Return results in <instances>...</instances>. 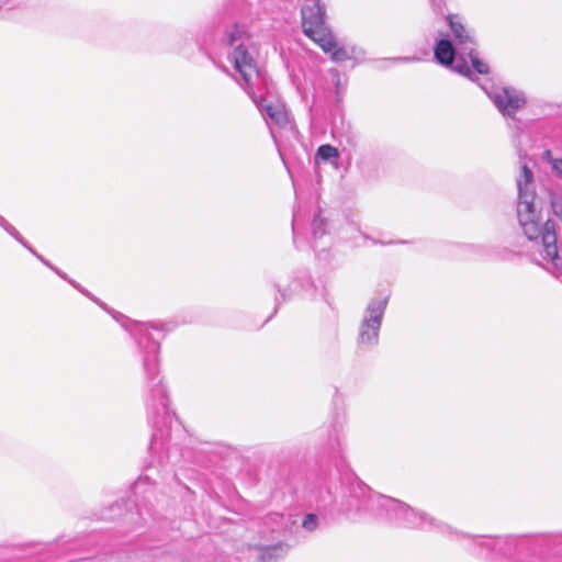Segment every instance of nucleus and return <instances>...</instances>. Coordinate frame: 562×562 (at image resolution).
Listing matches in <instances>:
<instances>
[{
    "label": "nucleus",
    "instance_id": "nucleus-1",
    "mask_svg": "<svg viewBox=\"0 0 562 562\" xmlns=\"http://www.w3.org/2000/svg\"><path fill=\"white\" fill-rule=\"evenodd\" d=\"M517 217L519 225L530 240H536L540 258H535L538 265L544 268H559L562 259L559 257L557 246L555 224L551 220L542 223L541 207L538 199L517 201Z\"/></svg>",
    "mask_w": 562,
    "mask_h": 562
},
{
    "label": "nucleus",
    "instance_id": "nucleus-2",
    "mask_svg": "<svg viewBox=\"0 0 562 562\" xmlns=\"http://www.w3.org/2000/svg\"><path fill=\"white\" fill-rule=\"evenodd\" d=\"M226 41L232 47L228 58L241 77L238 82L248 95L257 102L255 89L261 82V74L257 61V46L252 37L239 25L231 29Z\"/></svg>",
    "mask_w": 562,
    "mask_h": 562
},
{
    "label": "nucleus",
    "instance_id": "nucleus-3",
    "mask_svg": "<svg viewBox=\"0 0 562 562\" xmlns=\"http://www.w3.org/2000/svg\"><path fill=\"white\" fill-rule=\"evenodd\" d=\"M378 505L385 509L391 518L402 525L420 530H438L450 532V528L442 521L431 517L425 512H417L407 504L385 495H378Z\"/></svg>",
    "mask_w": 562,
    "mask_h": 562
},
{
    "label": "nucleus",
    "instance_id": "nucleus-4",
    "mask_svg": "<svg viewBox=\"0 0 562 562\" xmlns=\"http://www.w3.org/2000/svg\"><path fill=\"white\" fill-rule=\"evenodd\" d=\"M302 27L306 36L313 40L324 52L334 47L335 36L325 25V9L321 0H312L301 10Z\"/></svg>",
    "mask_w": 562,
    "mask_h": 562
},
{
    "label": "nucleus",
    "instance_id": "nucleus-5",
    "mask_svg": "<svg viewBox=\"0 0 562 562\" xmlns=\"http://www.w3.org/2000/svg\"><path fill=\"white\" fill-rule=\"evenodd\" d=\"M387 302V296H376L369 301L359 325V345L375 346L379 344L380 328Z\"/></svg>",
    "mask_w": 562,
    "mask_h": 562
},
{
    "label": "nucleus",
    "instance_id": "nucleus-6",
    "mask_svg": "<svg viewBox=\"0 0 562 562\" xmlns=\"http://www.w3.org/2000/svg\"><path fill=\"white\" fill-rule=\"evenodd\" d=\"M486 93L497 110L508 117H514L527 103L525 93L513 87L495 86Z\"/></svg>",
    "mask_w": 562,
    "mask_h": 562
},
{
    "label": "nucleus",
    "instance_id": "nucleus-7",
    "mask_svg": "<svg viewBox=\"0 0 562 562\" xmlns=\"http://www.w3.org/2000/svg\"><path fill=\"white\" fill-rule=\"evenodd\" d=\"M434 53L439 64L450 66L456 72L474 80L471 68L464 59V54L460 56L459 47L457 45L454 47L449 40H440L436 44Z\"/></svg>",
    "mask_w": 562,
    "mask_h": 562
},
{
    "label": "nucleus",
    "instance_id": "nucleus-8",
    "mask_svg": "<svg viewBox=\"0 0 562 562\" xmlns=\"http://www.w3.org/2000/svg\"><path fill=\"white\" fill-rule=\"evenodd\" d=\"M448 24L453 34L456 45L459 47V55L461 56L465 50L472 49L475 46V40L470 30L461 22L458 15H448Z\"/></svg>",
    "mask_w": 562,
    "mask_h": 562
},
{
    "label": "nucleus",
    "instance_id": "nucleus-9",
    "mask_svg": "<svg viewBox=\"0 0 562 562\" xmlns=\"http://www.w3.org/2000/svg\"><path fill=\"white\" fill-rule=\"evenodd\" d=\"M516 186L518 192V201H527L537 198L533 171L525 160H520L519 172L516 176Z\"/></svg>",
    "mask_w": 562,
    "mask_h": 562
},
{
    "label": "nucleus",
    "instance_id": "nucleus-10",
    "mask_svg": "<svg viewBox=\"0 0 562 562\" xmlns=\"http://www.w3.org/2000/svg\"><path fill=\"white\" fill-rule=\"evenodd\" d=\"M286 553V547L278 543L259 549L258 558L261 562H276Z\"/></svg>",
    "mask_w": 562,
    "mask_h": 562
},
{
    "label": "nucleus",
    "instance_id": "nucleus-11",
    "mask_svg": "<svg viewBox=\"0 0 562 562\" xmlns=\"http://www.w3.org/2000/svg\"><path fill=\"white\" fill-rule=\"evenodd\" d=\"M463 54H464V56H468V57L470 58L471 64H472V67H473V69H474L477 74H481V75H486V74H488V71H490V67H488V65H487L485 61L481 60V59L477 57V55H476V53H475V46H473V48H472V49H468V50H465Z\"/></svg>",
    "mask_w": 562,
    "mask_h": 562
},
{
    "label": "nucleus",
    "instance_id": "nucleus-12",
    "mask_svg": "<svg viewBox=\"0 0 562 562\" xmlns=\"http://www.w3.org/2000/svg\"><path fill=\"white\" fill-rule=\"evenodd\" d=\"M326 53L330 54L331 60L336 63L349 60L352 57V54L347 48L338 46L336 41L334 47Z\"/></svg>",
    "mask_w": 562,
    "mask_h": 562
},
{
    "label": "nucleus",
    "instance_id": "nucleus-13",
    "mask_svg": "<svg viewBox=\"0 0 562 562\" xmlns=\"http://www.w3.org/2000/svg\"><path fill=\"white\" fill-rule=\"evenodd\" d=\"M316 155L322 160L328 161L331 159H337L339 157V151L336 147L326 144L318 147Z\"/></svg>",
    "mask_w": 562,
    "mask_h": 562
},
{
    "label": "nucleus",
    "instance_id": "nucleus-14",
    "mask_svg": "<svg viewBox=\"0 0 562 562\" xmlns=\"http://www.w3.org/2000/svg\"><path fill=\"white\" fill-rule=\"evenodd\" d=\"M266 112L269 115V117L278 124H283L286 122V114L280 106L267 105Z\"/></svg>",
    "mask_w": 562,
    "mask_h": 562
},
{
    "label": "nucleus",
    "instance_id": "nucleus-15",
    "mask_svg": "<svg viewBox=\"0 0 562 562\" xmlns=\"http://www.w3.org/2000/svg\"><path fill=\"white\" fill-rule=\"evenodd\" d=\"M0 226L4 228L13 238H15L19 243H21L24 247L30 249L32 252L33 249L27 246L23 237L20 235V233L4 218L0 215Z\"/></svg>",
    "mask_w": 562,
    "mask_h": 562
},
{
    "label": "nucleus",
    "instance_id": "nucleus-16",
    "mask_svg": "<svg viewBox=\"0 0 562 562\" xmlns=\"http://www.w3.org/2000/svg\"><path fill=\"white\" fill-rule=\"evenodd\" d=\"M302 527L307 531H314L318 527V518L314 514H306L302 520Z\"/></svg>",
    "mask_w": 562,
    "mask_h": 562
},
{
    "label": "nucleus",
    "instance_id": "nucleus-17",
    "mask_svg": "<svg viewBox=\"0 0 562 562\" xmlns=\"http://www.w3.org/2000/svg\"><path fill=\"white\" fill-rule=\"evenodd\" d=\"M551 166L554 172L562 178V159H551Z\"/></svg>",
    "mask_w": 562,
    "mask_h": 562
},
{
    "label": "nucleus",
    "instance_id": "nucleus-18",
    "mask_svg": "<svg viewBox=\"0 0 562 562\" xmlns=\"http://www.w3.org/2000/svg\"><path fill=\"white\" fill-rule=\"evenodd\" d=\"M121 507H122V505H121V504H119V503H117V504H114V505H113V506H111V508H110V512H111V513H110L109 515H105V516H104V518H106V519H113V518H115L116 516H119V513H116V512H121Z\"/></svg>",
    "mask_w": 562,
    "mask_h": 562
},
{
    "label": "nucleus",
    "instance_id": "nucleus-19",
    "mask_svg": "<svg viewBox=\"0 0 562 562\" xmlns=\"http://www.w3.org/2000/svg\"><path fill=\"white\" fill-rule=\"evenodd\" d=\"M218 454H231L234 450L228 446H220V450L215 451Z\"/></svg>",
    "mask_w": 562,
    "mask_h": 562
},
{
    "label": "nucleus",
    "instance_id": "nucleus-20",
    "mask_svg": "<svg viewBox=\"0 0 562 562\" xmlns=\"http://www.w3.org/2000/svg\"><path fill=\"white\" fill-rule=\"evenodd\" d=\"M145 367H146L147 373L149 375L154 374L155 369L154 368L153 369L149 368L148 358L145 359Z\"/></svg>",
    "mask_w": 562,
    "mask_h": 562
},
{
    "label": "nucleus",
    "instance_id": "nucleus-21",
    "mask_svg": "<svg viewBox=\"0 0 562 562\" xmlns=\"http://www.w3.org/2000/svg\"><path fill=\"white\" fill-rule=\"evenodd\" d=\"M140 331L144 333L145 335H147L149 337V334H148V326L147 325H142L140 327Z\"/></svg>",
    "mask_w": 562,
    "mask_h": 562
},
{
    "label": "nucleus",
    "instance_id": "nucleus-22",
    "mask_svg": "<svg viewBox=\"0 0 562 562\" xmlns=\"http://www.w3.org/2000/svg\"><path fill=\"white\" fill-rule=\"evenodd\" d=\"M397 60H403V61H413V60H416V58H409V57H406V58H398Z\"/></svg>",
    "mask_w": 562,
    "mask_h": 562
},
{
    "label": "nucleus",
    "instance_id": "nucleus-23",
    "mask_svg": "<svg viewBox=\"0 0 562 562\" xmlns=\"http://www.w3.org/2000/svg\"><path fill=\"white\" fill-rule=\"evenodd\" d=\"M321 222H322V221H321L318 217H315V220H314V226H315V228H317V225H318V223H321Z\"/></svg>",
    "mask_w": 562,
    "mask_h": 562
},
{
    "label": "nucleus",
    "instance_id": "nucleus-24",
    "mask_svg": "<svg viewBox=\"0 0 562 562\" xmlns=\"http://www.w3.org/2000/svg\"><path fill=\"white\" fill-rule=\"evenodd\" d=\"M544 155H546V157L549 158L551 156V153L548 150V151L544 153Z\"/></svg>",
    "mask_w": 562,
    "mask_h": 562
},
{
    "label": "nucleus",
    "instance_id": "nucleus-25",
    "mask_svg": "<svg viewBox=\"0 0 562 562\" xmlns=\"http://www.w3.org/2000/svg\"><path fill=\"white\" fill-rule=\"evenodd\" d=\"M157 440H158V438H157V435L155 434V435H154V443H155V445H156Z\"/></svg>",
    "mask_w": 562,
    "mask_h": 562
}]
</instances>
